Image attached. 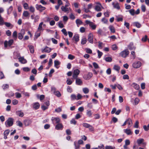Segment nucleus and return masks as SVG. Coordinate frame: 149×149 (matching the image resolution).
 <instances>
[{"instance_id": "9d476101", "label": "nucleus", "mask_w": 149, "mask_h": 149, "mask_svg": "<svg viewBox=\"0 0 149 149\" xmlns=\"http://www.w3.org/2000/svg\"><path fill=\"white\" fill-rule=\"evenodd\" d=\"M102 6L101 4L99 3H97V5L95 6V10L97 11H101L102 9L101 8V7H102Z\"/></svg>"}, {"instance_id": "603ef678", "label": "nucleus", "mask_w": 149, "mask_h": 149, "mask_svg": "<svg viewBox=\"0 0 149 149\" xmlns=\"http://www.w3.org/2000/svg\"><path fill=\"white\" fill-rule=\"evenodd\" d=\"M89 26L91 27L93 29H95L96 28V26L95 25H93V23H91L89 24Z\"/></svg>"}, {"instance_id": "338daca9", "label": "nucleus", "mask_w": 149, "mask_h": 149, "mask_svg": "<svg viewBox=\"0 0 149 149\" xmlns=\"http://www.w3.org/2000/svg\"><path fill=\"white\" fill-rule=\"evenodd\" d=\"M85 30V29L84 27H81L80 29V31L81 33H84Z\"/></svg>"}, {"instance_id": "c85d7f7f", "label": "nucleus", "mask_w": 149, "mask_h": 149, "mask_svg": "<svg viewBox=\"0 0 149 149\" xmlns=\"http://www.w3.org/2000/svg\"><path fill=\"white\" fill-rule=\"evenodd\" d=\"M132 86L136 90H138L139 88V86L135 83H133Z\"/></svg>"}, {"instance_id": "49530a36", "label": "nucleus", "mask_w": 149, "mask_h": 149, "mask_svg": "<svg viewBox=\"0 0 149 149\" xmlns=\"http://www.w3.org/2000/svg\"><path fill=\"white\" fill-rule=\"evenodd\" d=\"M71 98L72 100H74L77 99V97L76 95L74 94H72L71 95Z\"/></svg>"}, {"instance_id": "423d86ee", "label": "nucleus", "mask_w": 149, "mask_h": 149, "mask_svg": "<svg viewBox=\"0 0 149 149\" xmlns=\"http://www.w3.org/2000/svg\"><path fill=\"white\" fill-rule=\"evenodd\" d=\"M141 65V63L140 61H136L133 64V66L134 68H138Z\"/></svg>"}, {"instance_id": "13d9d810", "label": "nucleus", "mask_w": 149, "mask_h": 149, "mask_svg": "<svg viewBox=\"0 0 149 149\" xmlns=\"http://www.w3.org/2000/svg\"><path fill=\"white\" fill-rule=\"evenodd\" d=\"M68 58L72 60L74 58V57L73 55H72L71 54H70L68 55Z\"/></svg>"}, {"instance_id": "37998d69", "label": "nucleus", "mask_w": 149, "mask_h": 149, "mask_svg": "<svg viewBox=\"0 0 149 149\" xmlns=\"http://www.w3.org/2000/svg\"><path fill=\"white\" fill-rule=\"evenodd\" d=\"M148 39V36L146 35L144 37H143L141 39V40L143 42H145Z\"/></svg>"}, {"instance_id": "aec40b11", "label": "nucleus", "mask_w": 149, "mask_h": 149, "mask_svg": "<svg viewBox=\"0 0 149 149\" xmlns=\"http://www.w3.org/2000/svg\"><path fill=\"white\" fill-rule=\"evenodd\" d=\"M112 5L114 8H116L117 9L119 10L120 8V7L119 5V3H115L114 2L112 3Z\"/></svg>"}, {"instance_id": "a18cd8bd", "label": "nucleus", "mask_w": 149, "mask_h": 149, "mask_svg": "<svg viewBox=\"0 0 149 149\" xmlns=\"http://www.w3.org/2000/svg\"><path fill=\"white\" fill-rule=\"evenodd\" d=\"M17 32L16 31H15L13 33V38L16 39L17 38Z\"/></svg>"}, {"instance_id": "39448f33", "label": "nucleus", "mask_w": 149, "mask_h": 149, "mask_svg": "<svg viewBox=\"0 0 149 149\" xmlns=\"http://www.w3.org/2000/svg\"><path fill=\"white\" fill-rule=\"evenodd\" d=\"M93 76V74L91 72L88 73V74H85L83 76V78L85 80L89 79Z\"/></svg>"}, {"instance_id": "79ce46f5", "label": "nucleus", "mask_w": 149, "mask_h": 149, "mask_svg": "<svg viewBox=\"0 0 149 149\" xmlns=\"http://www.w3.org/2000/svg\"><path fill=\"white\" fill-rule=\"evenodd\" d=\"M105 60L107 62H110L112 61V58L109 57H106L105 58Z\"/></svg>"}, {"instance_id": "393cba45", "label": "nucleus", "mask_w": 149, "mask_h": 149, "mask_svg": "<svg viewBox=\"0 0 149 149\" xmlns=\"http://www.w3.org/2000/svg\"><path fill=\"white\" fill-rule=\"evenodd\" d=\"M111 32L112 33H114L115 32V29L112 25H110L109 27Z\"/></svg>"}, {"instance_id": "f8f14e48", "label": "nucleus", "mask_w": 149, "mask_h": 149, "mask_svg": "<svg viewBox=\"0 0 149 149\" xmlns=\"http://www.w3.org/2000/svg\"><path fill=\"white\" fill-rule=\"evenodd\" d=\"M51 49L47 47H46L44 49H42V53L45 52L47 53H49L51 51Z\"/></svg>"}, {"instance_id": "3c124183", "label": "nucleus", "mask_w": 149, "mask_h": 149, "mask_svg": "<svg viewBox=\"0 0 149 149\" xmlns=\"http://www.w3.org/2000/svg\"><path fill=\"white\" fill-rule=\"evenodd\" d=\"M58 26L60 28H63L64 27V26L63 25V24L62 23L61 21H59L58 22Z\"/></svg>"}, {"instance_id": "9b49d317", "label": "nucleus", "mask_w": 149, "mask_h": 149, "mask_svg": "<svg viewBox=\"0 0 149 149\" xmlns=\"http://www.w3.org/2000/svg\"><path fill=\"white\" fill-rule=\"evenodd\" d=\"M76 79V84L78 85H81L83 84V82L82 80L79 78H74Z\"/></svg>"}, {"instance_id": "4d7b16f0", "label": "nucleus", "mask_w": 149, "mask_h": 149, "mask_svg": "<svg viewBox=\"0 0 149 149\" xmlns=\"http://www.w3.org/2000/svg\"><path fill=\"white\" fill-rule=\"evenodd\" d=\"M61 31L65 36H66L67 35V32L66 31V29H63Z\"/></svg>"}, {"instance_id": "6e6552de", "label": "nucleus", "mask_w": 149, "mask_h": 149, "mask_svg": "<svg viewBox=\"0 0 149 149\" xmlns=\"http://www.w3.org/2000/svg\"><path fill=\"white\" fill-rule=\"evenodd\" d=\"M36 7L37 10H39L41 12L45 9V7L42 6L41 5H38L37 4L36 5Z\"/></svg>"}, {"instance_id": "bb28decb", "label": "nucleus", "mask_w": 149, "mask_h": 149, "mask_svg": "<svg viewBox=\"0 0 149 149\" xmlns=\"http://www.w3.org/2000/svg\"><path fill=\"white\" fill-rule=\"evenodd\" d=\"M133 25L138 28H139L141 26V24L138 22H134L133 23Z\"/></svg>"}, {"instance_id": "58836bf2", "label": "nucleus", "mask_w": 149, "mask_h": 149, "mask_svg": "<svg viewBox=\"0 0 149 149\" xmlns=\"http://www.w3.org/2000/svg\"><path fill=\"white\" fill-rule=\"evenodd\" d=\"M74 145L75 146V149H78L80 147L79 144H77L76 141L74 142Z\"/></svg>"}, {"instance_id": "bf43d9fd", "label": "nucleus", "mask_w": 149, "mask_h": 149, "mask_svg": "<svg viewBox=\"0 0 149 149\" xmlns=\"http://www.w3.org/2000/svg\"><path fill=\"white\" fill-rule=\"evenodd\" d=\"M93 65L95 68L97 69L99 68L98 65L96 63L94 62L93 63Z\"/></svg>"}, {"instance_id": "de8ad7c7", "label": "nucleus", "mask_w": 149, "mask_h": 149, "mask_svg": "<svg viewBox=\"0 0 149 149\" xmlns=\"http://www.w3.org/2000/svg\"><path fill=\"white\" fill-rule=\"evenodd\" d=\"M4 24V22L3 18L0 15V25H2Z\"/></svg>"}, {"instance_id": "ea45409f", "label": "nucleus", "mask_w": 149, "mask_h": 149, "mask_svg": "<svg viewBox=\"0 0 149 149\" xmlns=\"http://www.w3.org/2000/svg\"><path fill=\"white\" fill-rule=\"evenodd\" d=\"M128 11L130 14L132 16L134 15L135 14L134 10L133 9H130L128 10Z\"/></svg>"}, {"instance_id": "052dcab7", "label": "nucleus", "mask_w": 149, "mask_h": 149, "mask_svg": "<svg viewBox=\"0 0 149 149\" xmlns=\"http://www.w3.org/2000/svg\"><path fill=\"white\" fill-rule=\"evenodd\" d=\"M23 7L26 10L28 9L29 8L28 5L26 3H25L24 4Z\"/></svg>"}, {"instance_id": "864d4df0", "label": "nucleus", "mask_w": 149, "mask_h": 149, "mask_svg": "<svg viewBox=\"0 0 149 149\" xmlns=\"http://www.w3.org/2000/svg\"><path fill=\"white\" fill-rule=\"evenodd\" d=\"M143 128L145 131H147L148 130H149V124L147 126H143Z\"/></svg>"}, {"instance_id": "dca6fc26", "label": "nucleus", "mask_w": 149, "mask_h": 149, "mask_svg": "<svg viewBox=\"0 0 149 149\" xmlns=\"http://www.w3.org/2000/svg\"><path fill=\"white\" fill-rule=\"evenodd\" d=\"M32 123V121L30 120H24V123L25 125L26 126H28L29 125Z\"/></svg>"}, {"instance_id": "5fc2aeb1", "label": "nucleus", "mask_w": 149, "mask_h": 149, "mask_svg": "<svg viewBox=\"0 0 149 149\" xmlns=\"http://www.w3.org/2000/svg\"><path fill=\"white\" fill-rule=\"evenodd\" d=\"M10 132V130H5L4 132V136H8Z\"/></svg>"}, {"instance_id": "6e6d98bb", "label": "nucleus", "mask_w": 149, "mask_h": 149, "mask_svg": "<svg viewBox=\"0 0 149 149\" xmlns=\"http://www.w3.org/2000/svg\"><path fill=\"white\" fill-rule=\"evenodd\" d=\"M115 147H112L111 146H107L105 147V149H115Z\"/></svg>"}, {"instance_id": "4be33fe9", "label": "nucleus", "mask_w": 149, "mask_h": 149, "mask_svg": "<svg viewBox=\"0 0 149 149\" xmlns=\"http://www.w3.org/2000/svg\"><path fill=\"white\" fill-rule=\"evenodd\" d=\"M16 114L19 117H23L24 114L23 112L21 111H18L16 112Z\"/></svg>"}, {"instance_id": "f3484780", "label": "nucleus", "mask_w": 149, "mask_h": 149, "mask_svg": "<svg viewBox=\"0 0 149 149\" xmlns=\"http://www.w3.org/2000/svg\"><path fill=\"white\" fill-rule=\"evenodd\" d=\"M129 49L130 50H135V47L133 46V44L132 42H131L128 46Z\"/></svg>"}, {"instance_id": "e2e57ef3", "label": "nucleus", "mask_w": 149, "mask_h": 149, "mask_svg": "<svg viewBox=\"0 0 149 149\" xmlns=\"http://www.w3.org/2000/svg\"><path fill=\"white\" fill-rule=\"evenodd\" d=\"M15 94L16 96V97L17 98H19L21 97V94L18 93H16Z\"/></svg>"}, {"instance_id": "f03ea898", "label": "nucleus", "mask_w": 149, "mask_h": 149, "mask_svg": "<svg viewBox=\"0 0 149 149\" xmlns=\"http://www.w3.org/2000/svg\"><path fill=\"white\" fill-rule=\"evenodd\" d=\"M129 54V52L128 50H125L121 52L120 54V55L123 58H126Z\"/></svg>"}, {"instance_id": "f704fd0d", "label": "nucleus", "mask_w": 149, "mask_h": 149, "mask_svg": "<svg viewBox=\"0 0 149 149\" xmlns=\"http://www.w3.org/2000/svg\"><path fill=\"white\" fill-rule=\"evenodd\" d=\"M76 22L77 25H78L81 24H82V21L79 19H77L76 21Z\"/></svg>"}, {"instance_id": "2eb2a0df", "label": "nucleus", "mask_w": 149, "mask_h": 149, "mask_svg": "<svg viewBox=\"0 0 149 149\" xmlns=\"http://www.w3.org/2000/svg\"><path fill=\"white\" fill-rule=\"evenodd\" d=\"M73 40L75 41V43H77L79 40V36L78 34H75L74 36L73 39Z\"/></svg>"}, {"instance_id": "c756f323", "label": "nucleus", "mask_w": 149, "mask_h": 149, "mask_svg": "<svg viewBox=\"0 0 149 149\" xmlns=\"http://www.w3.org/2000/svg\"><path fill=\"white\" fill-rule=\"evenodd\" d=\"M43 25L44 26H45V24H43V22H41L39 25L38 27V30L39 31H41L42 30V25Z\"/></svg>"}, {"instance_id": "2f4dec72", "label": "nucleus", "mask_w": 149, "mask_h": 149, "mask_svg": "<svg viewBox=\"0 0 149 149\" xmlns=\"http://www.w3.org/2000/svg\"><path fill=\"white\" fill-rule=\"evenodd\" d=\"M127 123L129 125V127H131L132 125V120L130 119H128L127 120Z\"/></svg>"}, {"instance_id": "a878e982", "label": "nucleus", "mask_w": 149, "mask_h": 149, "mask_svg": "<svg viewBox=\"0 0 149 149\" xmlns=\"http://www.w3.org/2000/svg\"><path fill=\"white\" fill-rule=\"evenodd\" d=\"M28 47L31 53H33L34 52L33 46L32 45H28Z\"/></svg>"}, {"instance_id": "4c0bfd02", "label": "nucleus", "mask_w": 149, "mask_h": 149, "mask_svg": "<svg viewBox=\"0 0 149 149\" xmlns=\"http://www.w3.org/2000/svg\"><path fill=\"white\" fill-rule=\"evenodd\" d=\"M23 15L24 17H27L29 15V14L28 11H24L23 12Z\"/></svg>"}, {"instance_id": "5701e85b", "label": "nucleus", "mask_w": 149, "mask_h": 149, "mask_svg": "<svg viewBox=\"0 0 149 149\" xmlns=\"http://www.w3.org/2000/svg\"><path fill=\"white\" fill-rule=\"evenodd\" d=\"M54 66L57 69H58L59 67L58 65L60 64V63L57 60H55L54 61Z\"/></svg>"}, {"instance_id": "8fccbe9b", "label": "nucleus", "mask_w": 149, "mask_h": 149, "mask_svg": "<svg viewBox=\"0 0 149 149\" xmlns=\"http://www.w3.org/2000/svg\"><path fill=\"white\" fill-rule=\"evenodd\" d=\"M97 52L98 54V58H101V56H102V55L103 53L102 52L100 51L99 50H98L97 51Z\"/></svg>"}, {"instance_id": "20e7f679", "label": "nucleus", "mask_w": 149, "mask_h": 149, "mask_svg": "<svg viewBox=\"0 0 149 149\" xmlns=\"http://www.w3.org/2000/svg\"><path fill=\"white\" fill-rule=\"evenodd\" d=\"M80 71L78 69H76L74 70L72 75L73 78H77L78 77V75L79 74Z\"/></svg>"}, {"instance_id": "ddd939ff", "label": "nucleus", "mask_w": 149, "mask_h": 149, "mask_svg": "<svg viewBox=\"0 0 149 149\" xmlns=\"http://www.w3.org/2000/svg\"><path fill=\"white\" fill-rule=\"evenodd\" d=\"M19 61L22 63L25 64L27 62L26 60L24 59V57H20L18 58Z\"/></svg>"}, {"instance_id": "7c9ffc66", "label": "nucleus", "mask_w": 149, "mask_h": 149, "mask_svg": "<svg viewBox=\"0 0 149 149\" xmlns=\"http://www.w3.org/2000/svg\"><path fill=\"white\" fill-rule=\"evenodd\" d=\"M87 39L86 38H83L81 40V44L82 45L85 44L87 42Z\"/></svg>"}, {"instance_id": "a211bd4d", "label": "nucleus", "mask_w": 149, "mask_h": 149, "mask_svg": "<svg viewBox=\"0 0 149 149\" xmlns=\"http://www.w3.org/2000/svg\"><path fill=\"white\" fill-rule=\"evenodd\" d=\"M40 106V104L38 102H35L33 103V107L35 109H37L39 108Z\"/></svg>"}, {"instance_id": "cd10ccee", "label": "nucleus", "mask_w": 149, "mask_h": 149, "mask_svg": "<svg viewBox=\"0 0 149 149\" xmlns=\"http://www.w3.org/2000/svg\"><path fill=\"white\" fill-rule=\"evenodd\" d=\"M124 132L126 133L127 135H130L132 134L131 130L130 129H124Z\"/></svg>"}, {"instance_id": "1a4fd4ad", "label": "nucleus", "mask_w": 149, "mask_h": 149, "mask_svg": "<svg viewBox=\"0 0 149 149\" xmlns=\"http://www.w3.org/2000/svg\"><path fill=\"white\" fill-rule=\"evenodd\" d=\"M93 35L91 33H89L88 35V41L91 43H93Z\"/></svg>"}, {"instance_id": "72a5a7b5", "label": "nucleus", "mask_w": 149, "mask_h": 149, "mask_svg": "<svg viewBox=\"0 0 149 149\" xmlns=\"http://www.w3.org/2000/svg\"><path fill=\"white\" fill-rule=\"evenodd\" d=\"M113 69L116 71L117 72H119V70L120 69V67L118 65H115L114 66Z\"/></svg>"}, {"instance_id": "b1692460", "label": "nucleus", "mask_w": 149, "mask_h": 149, "mask_svg": "<svg viewBox=\"0 0 149 149\" xmlns=\"http://www.w3.org/2000/svg\"><path fill=\"white\" fill-rule=\"evenodd\" d=\"M13 7L12 6H10L7 9V12L8 15L10 14L13 10Z\"/></svg>"}, {"instance_id": "f257e3e1", "label": "nucleus", "mask_w": 149, "mask_h": 149, "mask_svg": "<svg viewBox=\"0 0 149 149\" xmlns=\"http://www.w3.org/2000/svg\"><path fill=\"white\" fill-rule=\"evenodd\" d=\"M13 119L12 118H9L5 122V124L6 127H10L13 125Z\"/></svg>"}, {"instance_id": "a19ab883", "label": "nucleus", "mask_w": 149, "mask_h": 149, "mask_svg": "<svg viewBox=\"0 0 149 149\" xmlns=\"http://www.w3.org/2000/svg\"><path fill=\"white\" fill-rule=\"evenodd\" d=\"M2 88L4 90L8 89L9 88V85L7 84H3L2 86Z\"/></svg>"}, {"instance_id": "c03bdc74", "label": "nucleus", "mask_w": 149, "mask_h": 149, "mask_svg": "<svg viewBox=\"0 0 149 149\" xmlns=\"http://www.w3.org/2000/svg\"><path fill=\"white\" fill-rule=\"evenodd\" d=\"M54 94L58 97H60L61 95L60 92L58 91H56Z\"/></svg>"}, {"instance_id": "473e14b6", "label": "nucleus", "mask_w": 149, "mask_h": 149, "mask_svg": "<svg viewBox=\"0 0 149 149\" xmlns=\"http://www.w3.org/2000/svg\"><path fill=\"white\" fill-rule=\"evenodd\" d=\"M83 92L85 94H87L89 92V89L87 88H84L82 89Z\"/></svg>"}, {"instance_id": "c9c22d12", "label": "nucleus", "mask_w": 149, "mask_h": 149, "mask_svg": "<svg viewBox=\"0 0 149 149\" xmlns=\"http://www.w3.org/2000/svg\"><path fill=\"white\" fill-rule=\"evenodd\" d=\"M86 114L89 117H92V113L91 110H87Z\"/></svg>"}, {"instance_id": "0eeeda50", "label": "nucleus", "mask_w": 149, "mask_h": 149, "mask_svg": "<svg viewBox=\"0 0 149 149\" xmlns=\"http://www.w3.org/2000/svg\"><path fill=\"white\" fill-rule=\"evenodd\" d=\"M52 120L53 123L55 124H58L60 121V119L58 118L52 117Z\"/></svg>"}, {"instance_id": "412c9836", "label": "nucleus", "mask_w": 149, "mask_h": 149, "mask_svg": "<svg viewBox=\"0 0 149 149\" xmlns=\"http://www.w3.org/2000/svg\"><path fill=\"white\" fill-rule=\"evenodd\" d=\"M63 128L61 124L58 123L55 126V129L58 130H61Z\"/></svg>"}, {"instance_id": "69168bd1", "label": "nucleus", "mask_w": 149, "mask_h": 149, "mask_svg": "<svg viewBox=\"0 0 149 149\" xmlns=\"http://www.w3.org/2000/svg\"><path fill=\"white\" fill-rule=\"evenodd\" d=\"M52 64V59L50 58L49 59V62L48 63V66L50 67Z\"/></svg>"}, {"instance_id": "6ab92c4d", "label": "nucleus", "mask_w": 149, "mask_h": 149, "mask_svg": "<svg viewBox=\"0 0 149 149\" xmlns=\"http://www.w3.org/2000/svg\"><path fill=\"white\" fill-rule=\"evenodd\" d=\"M61 9L63 11L65 12H68L69 11V9L70 10V8H67L64 6H62L61 8Z\"/></svg>"}, {"instance_id": "0e129e2a", "label": "nucleus", "mask_w": 149, "mask_h": 149, "mask_svg": "<svg viewBox=\"0 0 149 149\" xmlns=\"http://www.w3.org/2000/svg\"><path fill=\"white\" fill-rule=\"evenodd\" d=\"M130 140L128 139H126L125 141V145L128 146L130 144Z\"/></svg>"}, {"instance_id": "e433bc0d", "label": "nucleus", "mask_w": 149, "mask_h": 149, "mask_svg": "<svg viewBox=\"0 0 149 149\" xmlns=\"http://www.w3.org/2000/svg\"><path fill=\"white\" fill-rule=\"evenodd\" d=\"M82 125L84 127L86 128H89L90 127H91L92 128V126H91L90 125L88 124L87 123H84Z\"/></svg>"}, {"instance_id": "09e8293b", "label": "nucleus", "mask_w": 149, "mask_h": 149, "mask_svg": "<svg viewBox=\"0 0 149 149\" xmlns=\"http://www.w3.org/2000/svg\"><path fill=\"white\" fill-rule=\"evenodd\" d=\"M29 10L32 13L34 12L35 10L34 8L32 6L30 7Z\"/></svg>"}, {"instance_id": "7ed1b4c3", "label": "nucleus", "mask_w": 149, "mask_h": 149, "mask_svg": "<svg viewBox=\"0 0 149 149\" xmlns=\"http://www.w3.org/2000/svg\"><path fill=\"white\" fill-rule=\"evenodd\" d=\"M13 42V39H11L8 41L6 40L4 42V47H7L8 45L9 46H11Z\"/></svg>"}, {"instance_id": "774afa93", "label": "nucleus", "mask_w": 149, "mask_h": 149, "mask_svg": "<svg viewBox=\"0 0 149 149\" xmlns=\"http://www.w3.org/2000/svg\"><path fill=\"white\" fill-rule=\"evenodd\" d=\"M111 48L113 50H115L117 48V47L116 45L114 44L112 46Z\"/></svg>"}, {"instance_id": "4468645a", "label": "nucleus", "mask_w": 149, "mask_h": 149, "mask_svg": "<svg viewBox=\"0 0 149 149\" xmlns=\"http://www.w3.org/2000/svg\"><path fill=\"white\" fill-rule=\"evenodd\" d=\"M144 140V139H138L137 141V143L139 145L142 144L144 146H145L146 145V143H145L143 142Z\"/></svg>"}, {"instance_id": "680f3d73", "label": "nucleus", "mask_w": 149, "mask_h": 149, "mask_svg": "<svg viewBox=\"0 0 149 149\" xmlns=\"http://www.w3.org/2000/svg\"><path fill=\"white\" fill-rule=\"evenodd\" d=\"M66 82L67 84L70 85L72 84V82L70 79H67L66 81Z\"/></svg>"}]
</instances>
